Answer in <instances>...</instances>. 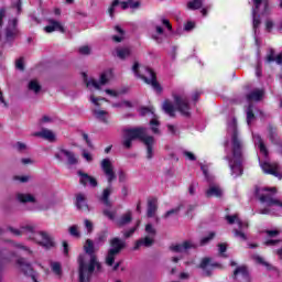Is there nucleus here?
Returning <instances> with one entry per match:
<instances>
[{"mask_svg": "<svg viewBox=\"0 0 282 282\" xmlns=\"http://www.w3.org/2000/svg\"><path fill=\"white\" fill-rule=\"evenodd\" d=\"M84 252L89 254L90 259L88 262H85V256L80 254L78 257V282H91L94 272H102V263H100L98 256H96V247L94 246V240H86L84 245Z\"/></svg>", "mask_w": 282, "mask_h": 282, "instance_id": "1", "label": "nucleus"}, {"mask_svg": "<svg viewBox=\"0 0 282 282\" xmlns=\"http://www.w3.org/2000/svg\"><path fill=\"white\" fill-rule=\"evenodd\" d=\"M8 230L15 237H28V239L35 241L37 246H42V248H45V250H52V248H56L54 238L50 236L47 231H36V225H23L20 227V229L9 227Z\"/></svg>", "mask_w": 282, "mask_h": 282, "instance_id": "2", "label": "nucleus"}, {"mask_svg": "<svg viewBox=\"0 0 282 282\" xmlns=\"http://www.w3.org/2000/svg\"><path fill=\"white\" fill-rule=\"evenodd\" d=\"M123 141L122 145L124 149H131L133 140H140L147 147V160H153V144H155V138L147 135V128L135 127L123 129Z\"/></svg>", "mask_w": 282, "mask_h": 282, "instance_id": "3", "label": "nucleus"}, {"mask_svg": "<svg viewBox=\"0 0 282 282\" xmlns=\"http://www.w3.org/2000/svg\"><path fill=\"white\" fill-rule=\"evenodd\" d=\"M231 151H232V160H229V166L231 170V175L235 177H239L243 175V140L239 135V131L234 130L231 135Z\"/></svg>", "mask_w": 282, "mask_h": 282, "instance_id": "4", "label": "nucleus"}, {"mask_svg": "<svg viewBox=\"0 0 282 282\" xmlns=\"http://www.w3.org/2000/svg\"><path fill=\"white\" fill-rule=\"evenodd\" d=\"M100 166L101 171L104 172V175H106L107 177L109 186L104 188L99 197V202H101V204H104V206H106L107 208H111L113 206L111 199H109V197H111V193L113 192L111 184L116 182L118 176H116V172L113 171V164H111V160L104 159L100 163Z\"/></svg>", "mask_w": 282, "mask_h": 282, "instance_id": "5", "label": "nucleus"}, {"mask_svg": "<svg viewBox=\"0 0 282 282\" xmlns=\"http://www.w3.org/2000/svg\"><path fill=\"white\" fill-rule=\"evenodd\" d=\"M132 72L137 76V78H141L145 83V85H151L152 89L156 94H162L164 91V88L158 82V75L155 74V70L150 67H142L140 70V63L134 62L132 66Z\"/></svg>", "mask_w": 282, "mask_h": 282, "instance_id": "6", "label": "nucleus"}, {"mask_svg": "<svg viewBox=\"0 0 282 282\" xmlns=\"http://www.w3.org/2000/svg\"><path fill=\"white\" fill-rule=\"evenodd\" d=\"M252 28L257 32L261 26V15L259 14L261 6H263L262 14H270V0H252Z\"/></svg>", "mask_w": 282, "mask_h": 282, "instance_id": "7", "label": "nucleus"}, {"mask_svg": "<svg viewBox=\"0 0 282 282\" xmlns=\"http://www.w3.org/2000/svg\"><path fill=\"white\" fill-rule=\"evenodd\" d=\"M109 243L110 249L106 256V265L111 268V265L116 263L117 254H120V252L127 248V242L118 237H115L110 239Z\"/></svg>", "mask_w": 282, "mask_h": 282, "instance_id": "8", "label": "nucleus"}, {"mask_svg": "<svg viewBox=\"0 0 282 282\" xmlns=\"http://www.w3.org/2000/svg\"><path fill=\"white\" fill-rule=\"evenodd\" d=\"M261 191H264L267 193H276V188L272 187V188H260V187H256V192L254 195L256 197H258L259 202H261V204H267V206H280L282 208V202L273 198L272 195L270 194H261Z\"/></svg>", "mask_w": 282, "mask_h": 282, "instance_id": "9", "label": "nucleus"}, {"mask_svg": "<svg viewBox=\"0 0 282 282\" xmlns=\"http://www.w3.org/2000/svg\"><path fill=\"white\" fill-rule=\"evenodd\" d=\"M17 264L24 276H29V279H31L33 282H39V272L34 271L32 263L25 261V258H19L17 260Z\"/></svg>", "mask_w": 282, "mask_h": 282, "instance_id": "10", "label": "nucleus"}, {"mask_svg": "<svg viewBox=\"0 0 282 282\" xmlns=\"http://www.w3.org/2000/svg\"><path fill=\"white\" fill-rule=\"evenodd\" d=\"M19 19L13 18L8 21V24L4 29V39L7 43H11V41H14L17 36H19Z\"/></svg>", "mask_w": 282, "mask_h": 282, "instance_id": "11", "label": "nucleus"}, {"mask_svg": "<svg viewBox=\"0 0 282 282\" xmlns=\"http://www.w3.org/2000/svg\"><path fill=\"white\" fill-rule=\"evenodd\" d=\"M173 98L177 111L185 118H191V104L188 102V98L178 95H173Z\"/></svg>", "mask_w": 282, "mask_h": 282, "instance_id": "12", "label": "nucleus"}, {"mask_svg": "<svg viewBox=\"0 0 282 282\" xmlns=\"http://www.w3.org/2000/svg\"><path fill=\"white\" fill-rule=\"evenodd\" d=\"M83 78L86 87H94L95 89H100V85H107V83H109L107 73H101L99 83L96 79L89 80L86 73H83Z\"/></svg>", "mask_w": 282, "mask_h": 282, "instance_id": "13", "label": "nucleus"}, {"mask_svg": "<svg viewBox=\"0 0 282 282\" xmlns=\"http://www.w3.org/2000/svg\"><path fill=\"white\" fill-rule=\"evenodd\" d=\"M239 274H241L243 282H252V278L250 276V271H248V267L241 265L234 270L231 278L234 281L239 279Z\"/></svg>", "mask_w": 282, "mask_h": 282, "instance_id": "14", "label": "nucleus"}, {"mask_svg": "<svg viewBox=\"0 0 282 282\" xmlns=\"http://www.w3.org/2000/svg\"><path fill=\"white\" fill-rule=\"evenodd\" d=\"M77 174L79 175V184H82V186H87V184H89L93 188H96L98 186V180H96V177L83 172V171H78Z\"/></svg>", "mask_w": 282, "mask_h": 282, "instance_id": "15", "label": "nucleus"}, {"mask_svg": "<svg viewBox=\"0 0 282 282\" xmlns=\"http://www.w3.org/2000/svg\"><path fill=\"white\" fill-rule=\"evenodd\" d=\"M261 169L263 173H267V175H273L274 177H279L281 180V173H279V165L271 164L269 162H264L261 164Z\"/></svg>", "mask_w": 282, "mask_h": 282, "instance_id": "16", "label": "nucleus"}, {"mask_svg": "<svg viewBox=\"0 0 282 282\" xmlns=\"http://www.w3.org/2000/svg\"><path fill=\"white\" fill-rule=\"evenodd\" d=\"M50 25H46L44 28L45 32H47V34H52V32H61L62 34H65V26H63V24H61V22L56 21V20H48Z\"/></svg>", "mask_w": 282, "mask_h": 282, "instance_id": "17", "label": "nucleus"}, {"mask_svg": "<svg viewBox=\"0 0 282 282\" xmlns=\"http://www.w3.org/2000/svg\"><path fill=\"white\" fill-rule=\"evenodd\" d=\"M263 96H265V90L263 89H254L246 95L248 102H261L263 100Z\"/></svg>", "mask_w": 282, "mask_h": 282, "instance_id": "18", "label": "nucleus"}, {"mask_svg": "<svg viewBox=\"0 0 282 282\" xmlns=\"http://www.w3.org/2000/svg\"><path fill=\"white\" fill-rule=\"evenodd\" d=\"M155 243V239L151 238V236H145L135 241L133 250H140V248H151Z\"/></svg>", "mask_w": 282, "mask_h": 282, "instance_id": "19", "label": "nucleus"}, {"mask_svg": "<svg viewBox=\"0 0 282 282\" xmlns=\"http://www.w3.org/2000/svg\"><path fill=\"white\" fill-rule=\"evenodd\" d=\"M191 248L195 249V248H197V245L192 243L191 241L186 240L183 243L172 245L170 247V250L172 252H184V250H191Z\"/></svg>", "mask_w": 282, "mask_h": 282, "instance_id": "20", "label": "nucleus"}, {"mask_svg": "<svg viewBox=\"0 0 282 282\" xmlns=\"http://www.w3.org/2000/svg\"><path fill=\"white\" fill-rule=\"evenodd\" d=\"M268 131H269V140L271 144L281 147V138L279 137V132H276V127L272 126V123H269Z\"/></svg>", "mask_w": 282, "mask_h": 282, "instance_id": "21", "label": "nucleus"}, {"mask_svg": "<svg viewBox=\"0 0 282 282\" xmlns=\"http://www.w3.org/2000/svg\"><path fill=\"white\" fill-rule=\"evenodd\" d=\"M156 213H158V198L156 197L148 198L147 217L151 219L155 217Z\"/></svg>", "mask_w": 282, "mask_h": 282, "instance_id": "22", "label": "nucleus"}, {"mask_svg": "<svg viewBox=\"0 0 282 282\" xmlns=\"http://www.w3.org/2000/svg\"><path fill=\"white\" fill-rule=\"evenodd\" d=\"M75 205L78 210H89V205H87V197L83 193L76 194Z\"/></svg>", "mask_w": 282, "mask_h": 282, "instance_id": "23", "label": "nucleus"}, {"mask_svg": "<svg viewBox=\"0 0 282 282\" xmlns=\"http://www.w3.org/2000/svg\"><path fill=\"white\" fill-rule=\"evenodd\" d=\"M133 221V214L131 210L123 214L119 219H117V226L118 228H122Z\"/></svg>", "mask_w": 282, "mask_h": 282, "instance_id": "24", "label": "nucleus"}, {"mask_svg": "<svg viewBox=\"0 0 282 282\" xmlns=\"http://www.w3.org/2000/svg\"><path fill=\"white\" fill-rule=\"evenodd\" d=\"M59 153L65 155L67 164H69L70 166L78 164V158H76V154L74 152L65 149H59Z\"/></svg>", "mask_w": 282, "mask_h": 282, "instance_id": "25", "label": "nucleus"}, {"mask_svg": "<svg viewBox=\"0 0 282 282\" xmlns=\"http://www.w3.org/2000/svg\"><path fill=\"white\" fill-rule=\"evenodd\" d=\"M224 195V192L220 189L219 186H210L206 192L205 196L210 199V197H221Z\"/></svg>", "mask_w": 282, "mask_h": 282, "instance_id": "26", "label": "nucleus"}, {"mask_svg": "<svg viewBox=\"0 0 282 282\" xmlns=\"http://www.w3.org/2000/svg\"><path fill=\"white\" fill-rule=\"evenodd\" d=\"M35 135H37V138H43V140H48V142H54V140H56V134L47 129L36 132Z\"/></svg>", "mask_w": 282, "mask_h": 282, "instance_id": "27", "label": "nucleus"}, {"mask_svg": "<svg viewBox=\"0 0 282 282\" xmlns=\"http://www.w3.org/2000/svg\"><path fill=\"white\" fill-rule=\"evenodd\" d=\"M163 111L170 116V118H175V106H173V102L171 100L165 99L163 101Z\"/></svg>", "mask_w": 282, "mask_h": 282, "instance_id": "28", "label": "nucleus"}, {"mask_svg": "<svg viewBox=\"0 0 282 282\" xmlns=\"http://www.w3.org/2000/svg\"><path fill=\"white\" fill-rule=\"evenodd\" d=\"M17 199L20 200L21 204L34 203L36 198L31 194H18Z\"/></svg>", "mask_w": 282, "mask_h": 282, "instance_id": "29", "label": "nucleus"}, {"mask_svg": "<svg viewBox=\"0 0 282 282\" xmlns=\"http://www.w3.org/2000/svg\"><path fill=\"white\" fill-rule=\"evenodd\" d=\"M107 111L105 110H94V116L97 118V120H100V122H104V124H109V119H107Z\"/></svg>", "mask_w": 282, "mask_h": 282, "instance_id": "30", "label": "nucleus"}, {"mask_svg": "<svg viewBox=\"0 0 282 282\" xmlns=\"http://www.w3.org/2000/svg\"><path fill=\"white\" fill-rule=\"evenodd\" d=\"M117 56L121 61H124V58H129L131 56V48L129 47H121L117 50Z\"/></svg>", "mask_w": 282, "mask_h": 282, "instance_id": "31", "label": "nucleus"}, {"mask_svg": "<svg viewBox=\"0 0 282 282\" xmlns=\"http://www.w3.org/2000/svg\"><path fill=\"white\" fill-rule=\"evenodd\" d=\"M254 106L250 104L247 108V124H252V120H254Z\"/></svg>", "mask_w": 282, "mask_h": 282, "instance_id": "32", "label": "nucleus"}, {"mask_svg": "<svg viewBox=\"0 0 282 282\" xmlns=\"http://www.w3.org/2000/svg\"><path fill=\"white\" fill-rule=\"evenodd\" d=\"M51 269L56 276H63V267L61 265V262H52L51 263Z\"/></svg>", "mask_w": 282, "mask_h": 282, "instance_id": "33", "label": "nucleus"}, {"mask_svg": "<svg viewBox=\"0 0 282 282\" xmlns=\"http://www.w3.org/2000/svg\"><path fill=\"white\" fill-rule=\"evenodd\" d=\"M118 6H120V0H113L110 4V7L108 8V14L110 17V19H113L116 17V8H118Z\"/></svg>", "mask_w": 282, "mask_h": 282, "instance_id": "34", "label": "nucleus"}, {"mask_svg": "<svg viewBox=\"0 0 282 282\" xmlns=\"http://www.w3.org/2000/svg\"><path fill=\"white\" fill-rule=\"evenodd\" d=\"M182 208H184V205L180 204L176 208H172V209L167 210L163 216L164 219H169V217H171V215H180V210H182Z\"/></svg>", "mask_w": 282, "mask_h": 282, "instance_id": "35", "label": "nucleus"}, {"mask_svg": "<svg viewBox=\"0 0 282 282\" xmlns=\"http://www.w3.org/2000/svg\"><path fill=\"white\" fill-rule=\"evenodd\" d=\"M258 144H259L260 153H262V155L268 158V154H269L268 148L265 147V143L263 142V139L261 138V135H258Z\"/></svg>", "mask_w": 282, "mask_h": 282, "instance_id": "36", "label": "nucleus"}, {"mask_svg": "<svg viewBox=\"0 0 282 282\" xmlns=\"http://www.w3.org/2000/svg\"><path fill=\"white\" fill-rule=\"evenodd\" d=\"M203 2L202 0H192L187 3L188 10H199L202 9Z\"/></svg>", "mask_w": 282, "mask_h": 282, "instance_id": "37", "label": "nucleus"}, {"mask_svg": "<svg viewBox=\"0 0 282 282\" xmlns=\"http://www.w3.org/2000/svg\"><path fill=\"white\" fill-rule=\"evenodd\" d=\"M30 91H34V94H39L41 91V84L36 79H33L29 83Z\"/></svg>", "mask_w": 282, "mask_h": 282, "instance_id": "38", "label": "nucleus"}, {"mask_svg": "<svg viewBox=\"0 0 282 282\" xmlns=\"http://www.w3.org/2000/svg\"><path fill=\"white\" fill-rule=\"evenodd\" d=\"M216 235L217 234L215 231H210L207 237H203L200 239L199 245L200 246H206V243H210V241H213L215 239Z\"/></svg>", "mask_w": 282, "mask_h": 282, "instance_id": "39", "label": "nucleus"}, {"mask_svg": "<svg viewBox=\"0 0 282 282\" xmlns=\"http://www.w3.org/2000/svg\"><path fill=\"white\" fill-rule=\"evenodd\" d=\"M275 51L274 48H270L265 58H264V63H267L268 65H270V63H274L275 61Z\"/></svg>", "mask_w": 282, "mask_h": 282, "instance_id": "40", "label": "nucleus"}, {"mask_svg": "<svg viewBox=\"0 0 282 282\" xmlns=\"http://www.w3.org/2000/svg\"><path fill=\"white\" fill-rule=\"evenodd\" d=\"M145 232L147 235H149V237H151L153 239V237H155L158 235V230H155V228L153 227L152 224H148L145 225Z\"/></svg>", "mask_w": 282, "mask_h": 282, "instance_id": "41", "label": "nucleus"}, {"mask_svg": "<svg viewBox=\"0 0 282 282\" xmlns=\"http://www.w3.org/2000/svg\"><path fill=\"white\" fill-rule=\"evenodd\" d=\"M254 261L257 263H260V265H264V268H268L269 270H272V264H270L269 262H267L265 260H263L262 257L260 256H256L253 257Z\"/></svg>", "mask_w": 282, "mask_h": 282, "instance_id": "42", "label": "nucleus"}, {"mask_svg": "<svg viewBox=\"0 0 282 282\" xmlns=\"http://www.w3.org/2000/svg\"><path fill=\"white\" fill-rule=\"evenodd\" d=\"M68 232L70 237H75L76 239H79L80 237V231H78V226L76 225L70 226Z\"/></svg>", "mask_w": 282, "mask_h": 282, "instance_id": "43", "label": "nucleus"}, {"mask_svg": "<svg viewBox=\"0 0 282 282\" xmlns=\"http://www.w3.org/2000/svg\"><path fill=\"white\" fill-rule=\"evenodd\" d=\"M107 237H109V232H107V230H104L98 234L97 240L99 243H105V241H107Z\"/></svg>", "mask_w": 282, "mask_h": 282, "instance_id": "44", "label": "nucleus"}, {"mask_svg": "<svg viewBox=\"0 0 282 282\" xmlns=\"http://www.w3.org/2000/svg\"><path fill=\"white\" fill-rule=\"evenodd\" d=\"M227 224H229L230 226H232V224H235V221L237 223V220L239 219V215L235 214V215H227L225 217Z\"/></svg>", "mask_w": 282, "mask_h": 282, "instance_id": "45", "label": "nucleus"}, {"mask_svg": "<svg viewBox=\"0 0 282 282\" xmlns=\"http://www.w3.org/2000/svg\"><path fill=\"white\" fill-rule=\"evenodd\" d=\"M150 124L153 133H160V129H158V127H160V121H158V119H152Z\"/></svg>", "mask_w": 282, "mask_h": 282, "instance_id": "46", "label": "nucleus"}, {"mask_svg": "<svg viewBox=\"0 0 282 282\" xmlns=\"http://www.w3.org/2000/svg\"><path fill=\"white\" fill-rule=\"evenodd\" d=\"M78 52L83 56H89V54H91V48L88 45H84V46L79 47Z\"/></svg>", "mask_w": 282, "mask_h": 282, "instance_id": "47", "label": "nucleus"}, {"mask_svg": "<svg viewBox=\"0 0 282 282\" xmlns=\"http://www.w3.org/2000/svg\"><path fill=\"white\" fill-rule=\"evenodd\" d=\"M208 265H210V258H203L198 268H200V270H206V268H208Z\"/></svg>", "mask_w": 282, "mask_h": 282, "instance_id": "48", "label": "nucleus"}, {"mask_svg": "<svg viewBox=\"0 0 282 282\" xmlns=\"http://www.w3.org/2000/svg\"><path fill=\"white\" fill-rule=\"evenodd\" d=\"M218 250H219V254L221 256V257H228V256H226V251L228 250V245H226V243H218Z\"/></svg>", "mask_w": 282, "mask_h": 282, "instance_id": "49", "label": "nucleus"}, {"mask_svg": "<svg viewBox=\"0 0 282 282\" xmlns=\"http://www.w3.org/2000/svg\"><path fill=\"white\" fill-rule=\"evenodd\" d=\"M7 12L6 7L0 8V30L3 28V20L6 19Z\"/></svg>", "mask_w": 282, "mask_h": 282, "instance_id": "50", "label": "nucleus"}, {"mask_svg": "<svg viewBox=\"0 0 282 282\" xmlns=\"http://www.w3.org/2000/svg\"><path fill=\"white\" fill-rule=\"evenodd\" d=\"M234 235H235V237H240V239H242V241H248V236H246L243 234V231H241L239 229H234Z\"/></svg>", "mask_w": 282, "mask_h": 282, "instance_id": "51", "label": "nucleus"}, {"mask_svg": "<svg viewBox=\"0 0 282 282\" xmlns=\"http://www.w3.org/2000/svg\"><path fill=\"white\" fill-rule=\"evenodd\" d=\"M138 226L130 228L129 230L124 231L123 237L126 239H129V237L133 236L135 234V230H138Z\"/></svg>", "mask_w": 282, "mask_h": 282, "instance_id": "52", "label": "nucleus"}, {"mask_svg": "<svg viewBox=\"0 0 282 282\" xmlns=\"http://www.w3.org/2000/svg\"><path fill=\"white\" fill-rule=\"evenodd\" d=\"M17 69H20V72H23L25 69V64H23V57H20L15 62Z\"/></svg>", "mask_w": 282, "mask_h": 282, "instance_id": "53", "label": "nucleus"}, {"mask_svg": "<svg viewBox=\"0 0 282 282\" xmlns=\"http://www.w3.org/2000/svg\"><path fill=\"white\" fill-rule=\"evenodd\" d=\"M90 100L93 104H95L96 107H100L99 100H104L105 102H107L106 98H98V97H95L94 95L90 96Z\"/></svg>", "mask_w": 282, "mask_h": 282, "instance_id": "54", "label": "nucleus"}, {"mask_svg": "<svg viewBox=\"0 0 282 282\" xmlns=\"http://www.w3.org/2000/svg\"><path fill=\"white\" fill-rule=\"evenodd\" d=\"M15 248H19L20 250H23L24 252H26V254H33L32 250L29 247L24 246V245L17 243Z\"/></svg>", "mask_w": 282, "mask_h": 282, "instance_id": "55", "label": "nucleus"}, {"mask_svg": "<svg viewBox=\"0 0 282 282\" xmlns=\"http://www.w3.org/2000/svg\"><path fill=\"white\" fill-rule=\"evenodd\" d=\"M104 215L105 217H108V219H110L111 221H113V219H116V213L105 209L104 210Z\"/></svg>", "mask_w": 282, "mask_h": 282, "instance_id": "56", "label": "nucleus"}, {"mask_svg": "<svg viewBox=\"0 0 282 282\" xmlns=\"http://www.w3.org/2000/svg\"><path fill=\"white\" fill-rule=\"evenodd\" d=\"M64 257H69V243L67 241L62 242Z\"/></svg>", "mask_w": 282, "mask_h": 282, "instance_id": "57", "label": "nucleus"}, {"mask_svg": "<svg viewBox=\"0 0 282 282\" xmlns=\"http://www.w3.org/2000/svg\"><path fill=\"white\" fill-rule=\"evenodd\" d=\"M85 226L88 232H94V223H91L89 219L85 220Z\"/></svg>", "mask_w": 282, "mask_h": 282, "instance_id": "58", "label": "nucleus"}, {"mask_svg": "<svg viewBox=\"0 0 282 282\" xmlns=\"http://www.w3.org/2000/svg\"><path fill=\"white\" fill-rule=\"evenodd\" d=\"M195 29V22H193V21H188L186 24H185V26H184V30L186 31V32H191V30H194Z\"/></svg>", "mask_w": 282, "mask_h": 282, "instance_id": "59", "label": "nucleus"}, {"mask_svg": "<svg viewBox=\"0 0 282 282\" xmlns=\"http://www.w3.org/2000/svg\"><path fill=\"white\" fill-rule=\"evenodd\" d=\"M15 147H17V149H18V151L21 153V152H23V151H25L26 149H28V145H25V143H23V142H17V144H15Z\"/></svg>", "mask_w": 282, "mask_h": 282, "instance_id": "60", "label": "nucleus"}, {"mask_svg": "<svg viewBox=\"0 0 282 282\" xmlns=\"http://www.w3.org/2000/svg\"><path fill=\"white\" fill-rule=\"evenodd\" d=\"M196 208H197V204L189 205L186 212V216L191 217V215H193V210H195Z\"/></svg>", "mask_w": 282, "mask_h": 282, "instance_id": "61", "label": "nucleus"}, {"mask_svg": "<svg viewBox=\"0 0 282 282\" xmlns=\"http://www.w3.org/2000/svg\"><path fill=\"white\" fill-rule=\"evenodd\" d=\"M184 155L185 158H188L191 162H195V160H197V158L193 154V152L185 151Z\"/></svg>", "mask_w": 282, "mask_h": 282, "instance_id": "62", "label": "nucleus"}, {"mask_svg": "<svg viewBox=\"0 0 282 282\" xmlns=\"http://www.w3.org/2000/svg\"><path fill=\"white\" fill-rule=\"evenodd\" d=\"M119 182H127V173H124V171L119 172Z\"/></svg>", "mask_w": 282, "mask_h": 282, "instance_id": "63", "label": "nucleus"}, {"mask_svg": "<svg viewBox=\"0 0 282 282\" xmlns=\"http://www.w3.org/2000/svg\"><path fill=\"white\" fill-rule=\"evenodd\" d=\"M274 61L276 65H282V53L278 54Z\"/></svg>", "mask_w": 282, "mask_h": 282, "instance_id": "64", "label": "nucleus"}]
</instances>
